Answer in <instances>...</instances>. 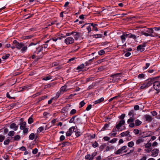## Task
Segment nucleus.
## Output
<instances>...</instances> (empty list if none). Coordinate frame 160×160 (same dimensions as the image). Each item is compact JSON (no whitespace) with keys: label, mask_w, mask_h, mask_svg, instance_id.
Returning <instances> with one entry per match:
<instances>
[{"label":"nucleus","mask_w":160,"mask_h":160,"mask_svg":"<svg viewBox=\"0 0 160 160\" xmlns=\"http://www.w3.org/2000/svg\"><path fill=\"white\" fill-rule=\"evenodd\" d=\"M61 93H62L60 91V92H58L57 93L56 96H55L57 98V99L59 97Z\"/></svg>","instance_id":"nucleus-58"},{"label":"nucleus","mask_w":160,"mask_h":160,"mask_svg":"<svg viewBox=\"0 0 160 160\" xmlns=\"http://www.w3.org/2000/svg\"><path fill=\"white\" fill-rule=\"evenodd\" d=\"M147 30H145V31L148 32L149 34H154V33H156L155 32H153V28H147Z\"/></svg>","instance_id":"nucleus-20"},{"label":"nucleus","mask_w":160,"mask_h":160,"mask_svg":"<svg viewBox=\"0 0 160 160\" xmlns=\"http://www.w3.org/2000/svg\"><path fill=\"white\" fill-rule=\"evenodd\" d=\"M8 138L7 139H6L4 142V144L5 145H8L10 142V139L8 138Z\"/></svg>","instance_id":"nucleus-31"},{"label":"nucleus","mask_w":160,"mask_h":160,"mask_svg":"<svg viewBox=\"0 0 160 160\" xmlns=\"http://www.w3.org/2000/svg\"><path fill=\"white\" fill-rule=\"evenodd\" d=\"M128 115L130 117V118L128 119L127 122L129 123L133 122L135 119L134 116L136 115L134 110H132L130 111L128 113Z\"/></svg>","instance_id":"nucleus-4"},{"label":"nucleus","mask_w":160,"mask_h":160,"mask_svg":"<svg viewBox=\"0 0 160 160\" xmlns=\"http://www.w3.org/2000/svg\"><path fill=\"white\" fill-rule=\"evenodd\" d=\"M65 139V136L64 135H61L60 137V141H62Z\"/></svg>","instance_id":"nucleus-64"},{"label":"nucleus","mask_w":160,"mask_h":160,"mask_svg":"<svg viewBox=\"0 0 160 160\" xmlns=\"http://www.w3.org/2000/svg\"><path fill=\"white\" fill-rule=\"evenodd\" d=\"M75 127L74 126H72L71 128H70L68 130V131L66 133V136L67 137L70 136L71 135L72 133H73V130L74 132H76V130H75Z\"/></svg>","instance_id":"nucleus-6"},{"label":"nucleus","mask_w":160,"mask_h":160,"mask_svg":"<svg viewBox=\"0 0 160 160\" xmlns=\"http://www.w3.org/2000/svg\"><path fill=\"white\" fill-rule=\"evenodd\" d=\"M145 120L148 122H151L153 119L152 116L146 114L144 116Z\"/></svg>","instance_id":"nucleus-15"},{"label":"nucleus","mask_w":160,"mask_h":160,"mask_svg":"<svg viewBox=\"0 0 160 160\" xmlns=\"http://www.w3.org/2000/svg\"><path fill=\"white\" fill-rule=\"evenodd\" d=\"M141 33L142 35H144L145 36L148 37L150 36L152 37H157L158 36V34L156 33H154V34H149L148 33L145 32L144 31H142Z\"/></svg>","instance_id":"nucleus-12"},{"label":"nucleus","mask_w":160,"mask_h":160,"mask_svg":"<svg viewBox=\"0 0 160 160\" xmlns=\"http://www.w3.org/2000/svg\"><path fill=\"white\" fill-rule=\"evenodd\" d=\"M10 128L11 129H13L14 131H16L18 129V126L15 123H13L10 125Z\"/></svg>","instance_id":"nucleus-16"},{"label":"nucleus","mask_w":160,"mask_h":160,"mask_svg":"<svg viewBox=\"0 0 160 160\" xmlns=\"http://www.w3.org/2000/svg\"><path fill=\"white\" fill-rule=\"evenodd\" d=\"M5 136L2 134H0V142H2L5 139Z\"/></svg>","instance_id":"nucleus-39"},{"label":"nucleus","mask_w":160,"mask_h":160,"mask_svg":"<svg viewBox=\"0 0 160 160\" xmlns=\"http://www.w3.org/2000/svg\"><path fill=\"white\" fill-rule=\"evenodd\" d=\"M58 37H55L54 38H52L49 39V40H48L46 41V43H48L49 41H50L51 40H52L53 41L56 42V41L58 40Z\"/></svg>","instance_id":"nucleus-28"},{"label":"nucleus","mask_w":160,"mask_h":160,"mask_svg":"<svg viewBox=\"0 0 160 160\" xmlns=\"http://www.w3.org/2000/svg\"><path fill=\"white\" fill-rule=\"evenodd\" d=\"M67 87V85H64L62 86L60 89V91L62 94L64 92H66L67 91V89H66Z\"/></svg>","instance_id":"nucleus-18"},{"label":"nucleus","mask_w":160,"mask_h":160,"mask_svg":"<svg viewBox=\"0 0 160 160\" xmlns=\"http://www.w3.org/2000/svg\"><path fill=\"white\" fill-rule=\"evenodd\" d=\"M33 119L32 116L30 117L28 120V122L29 124H31L33 122Z\"/></svg>","instance_id":"nucleus-32"},{"label":"nucleus","mask_w":160,"mask_h":160,"mask_svg":"<svg viewBox=\"0 0 160 160\" xmlns=\"http://www.w3.org/2000/svg\"><path fill=\"white\" fill-rule=\"evenodd\" d=\"M28 86H25L22 88V89L21 90V91H23L24 90H28Z\"/></svg>","instance_id":"nucleus-55"},{"label":"nucleus","mask_w":160,"mask_h":160,"mask_svg":"<svg viewBox=\"0 0 160 160\" xmlns=\"http://www.w3.org/2000/svg\"><path fill=\"white\" fill-rule=\"evenodd\" d=\"M52 77L48 76H47L44 78L43 79V80L47 81L49 80H50L52 78Z\"/></svg>","instance_id":"nucleus-47"},{"label":"nucleus","mask_w":160,"mask_h":160,"mask_svg":"<svg viewBox=\"0 0 160 160\" xmlns=\"http://www.w3.org/2000/svg\"><path fill=\"white\" fill-rule=\"evenodd\" d=\"M74 39L72 38L69 37L65 39L64 42L66 44L69 45L74 43Z\"/></svg>","instance_id":"nucleus-7"},{"label":"nucleus","mask_w":160,"mask_h":160,"mask_svg":"<svg viewBox=\"0 0 160 160\" xmlns=\"http://www.w3.org/2000/svg\"><path fill=\"white\" fill-rule=\"evenodd\" d=\"M92 145L94 148H95L98 146V144L96 141H95L94 143L92 142Z\"/></svg>","instance_id":"nucleus-50"},{"label":"nucleus","mask_w":160,"mask_h":160,"mask_svg":"<svg viewBox=\"0 0 160 160\" xmlns=\"http://www.w3.org/2000/svg\"><path fill=\"white\" fill-rule=\"evenodd\" d=\"M152 156L153 157L157 156L159 152V150L158 149H154L151 151Z\"/></svg>","instance_id":"nucleus-14"},{"label":"nucleus","mask_w":160,"mask_h":160,"mask_svg":"<svg viewBox=\"0 0 160 160\" xmlns=\"http://www.w3.org/2000/svg\"><path fill=\"white\" fill-rule=\"evenodd\" d=\"M109 126V124L107 123L105 124L104 125V127L102 128V129L103 130H104L105 129H106L107 128H108Z\"/></svg>","instance_id":"nucleus-59"},{"label":"nucleus","mask_w":160,"mask_h":160,"mask_svg":"<svg viewBox=\"0 0 160 160\" xmlns=\"http://www.w3.org/2000/svg\"><path fill=\"white\" fill-rule=\"evenodd\" d=\"M44 129V128L42 126L39 127L37 130L38 133H40L42 132Z\"/></svg>","instance_id":"nucleus-33"},{"label":"nucleus","mask_w":160,"mask_h":160,"mask_svg":"<svg viewBox=\"0 0 160 160\" xmlns=\"http://www.w3.org/2000/svg\"><path fill=\"white\" fill-rule=\"evenodd\" d=\"M126 35L127 36L128 38H132L134 40L137 38V37L135 35L132 34L131 33H130L128 34H126Z\"/></svg>","instance_id":"nucleus-19"},{"label":"nucleus","mask_w":160,"mask_h":160,"mask_svg":"<svg viewBox=\"0 0 160 160\" xmlns=\"http://www.w3.org/2000/svg\"><path fill=\"white\" fill-rule=\"evenodd\" d=\"M13 138V141H18L20 138V136L19 135H17L15 136L14 137L12 138Z\"/></svg>","instance_id":"nucleus-27"},{"label":"nucleus","mask_w":160,"mask_h":160,"mask_svg":"<svg viewBox=\"0 0 160 160\" xmlns=\"http://www.w3.org/2000/svg\"><path fill=\"white\" fill-rule=\"evenodd\" d=\"M7 97L9 99H14V97H11L9 94V93L8 92L6 94Z\"/></svg>","instance_id":"nucleus-62"},{"label":"nucleus","mask_w":160,"mask_h":160,"mask_svg":"<svg viewBox=\"0 0 160 160\" xmlns=\"http://www.w3.org/2000/svg\"><path fill=\"white\" fill-rule=\"evenodd\" d=\"M35 137V135L33 133H31L29 136V138L31 140H33Z\"/></svg>","instance_id":"nucleus-29"},{"label":"nucleus","mask_w":160,"mask_h":160,"mask_svg":"<svg viewBox=\"0 0 160 160\" xmlns=\"http://www.w3.org/2000/svg\"><path fill=\"white\" fill-rule=\"evenodd\" d=\"M125 115L124 114H122L120 116V118L121 120H124V119L125 117Z\"/></svg>","instance_id":"nucleus-61"},{"label":"nucleus","mask_w":160,"mask_h":160,"mask_svg":"<svg viewBox=\"0 0 160 160\" xmlns=\"http://www.w3.org/2000/svg\"><path fill=\"white\" fill-rule=\"evenodd\" d=\"M87 25H88V24L87 23L83 25V27H86V29L88 31V33H89L90 32V25H89L88 26H86Z\"/></svg>","instance_id":"nucleus-43"},{"label":"nucleus","mask_w":160,"mask_h":160,"mask_svg":"<svg viewBox=\"0 0 160 160\" xmlns=\"http://www.w3.org/2000/svg\"><path fill=\"white\" fill-rule=\"evenodd\" d=\"M91 26H92V30L94 31H98V29L97 27L98 25L97 24H94L93 23H91Z\"/></svg>","instance_id":"nucleus-21"},{"label":"nucleus","mask_w":160,"mask_h":160,"mask_svg":"<svg viewBox=\"0 0 160 160\" xmlns=\"http://www.w3.org/2000/svg\"><path fill=\"white\" fill-rule=\"evenodd\" d=\"M33 37V35H32L25 36L24 37V39H30L32 38Z\"/></svg>","instance_id":"nucleus-48"},{"label":"nucleus","mask_w":160,"mask_h":160,"mask_svg":"<svg viewBox=\"0 0 160 160\" xmlns=\"http://www.w3.org/2000/svg\"><path fill=\"white\" fill-rule=\"evenodd\" d=\"M73 37L76 40H77L80 37V33L75 32H73Z\"/></svg>","instance_id":"nucleus-17"},{"label":"nucleus","mask_w":160,"mask_h":160,"mask_svg":"<svg viewBox=\"0 0 160 160\" xmlns=\"http://www.w3.org/2000/svg\"><path fill=\"white\" fill-rule=\"evenodd\" d=\"M89 65V63L88 62H86L85 64H82L78 66L76 68V70H78V72H80L82 71L83 69H84L83 71H86L88 70L89 67H87Z\"/></svg>","instance_id":"nucleus-3"},{"label":"nucleus","mask_w":160,"mask_h":160,"mask_svg":"<svg viewBox=\"0 0 160 160\" xmlns=\"http://www.w3.org/2000/svg\"><path fill=\"white\" fill-rule=\"evenodd\" d=\"M121 39L122 40V43H124L125 41L126 38L128 37L126 35V34H123V35L120 37Z\"/></svg>","instance_id":"nucleus-22"},{"label":"nucleus","mask_w":160,"mask_h":160,"mask_svg":"<svg viewBox=\"0 0 160 160\" xmlns=\"http://www.w3.org/2000/svg\"><path fill=\"white\" fill-rule=\"evenodd\" d=\"M102 34H98L92 35V36H93V38H101L102 37Z\"/></svg>","instance_id":"nucleus-30"},{"label":"nucleus","mask_w":160,"mask_h":160,"mask_svg":"<svg viewBox=\"0 0 160 160\" xmlns=\"http://www.w3.org/2000/svg\"><path fill=\"white\" fill-rule=\"evenodd\" d=\"M12 43L13 45H15L18 49H20L21 51L24 52H25L28 48V47L25 46L24 44L22 42H19L16 40H14L13 41Z\"/></svg>","instance_id":"nucleus-1"},{"label":"nucleus","mask_w":160,"mask_h":160,"mask_svg":"<svg viewBox=\"0 0 160 160\" xmlns=\"http://www.w3.org/2000/svg\"><path fill=\"white\" fill-rule=\"evenodd\" d=\"M85 160H90V154H88L85 157Z\"/></svg>","instance_id":"nucleus-54"},{"label":"nucleus","mask_w":160,"mask_h":160,"mask_svg":"<svg viewBox=\"0 0 160 160\" xmlns=\"http://www.w3.org/2000/svg\"><path fill=\"white\" fill-rule=\"evenodd\" d=\"M130 133V132L128 131H127L125 132H124L121 133L120 135L122 137H124V136L128 135Z\"/></svg>","instance_id":"nucleus-26"},{"label":"nucleus","mask_w":160,"mask_h":160,"mask_svg":"<svg viewBox=\"0 0 160 160\" xmlns=\"http://www.w3.org/2000/svg\"><path fill=\"white\" fill-rule=\"evenodd\" d=\"M61 144L62 145V147H63L66 146H69V143L68 142H64Z\"/></svg>","instance_id":"nucleus-37"},{"label":"nucleus","mask_w":160,"mask_h":160,"mask_svg":"<svg viewBox=\"0 0 160 160\" xmlns=\"http://www.w3.org/2000/svg\"><path fill=\"white\" fill-rule=\"evenodd\" d=\"M146 46L145 43H143L142 45H139L137 47V50L138 51L142 52L145 50L144 47H145Z\"/></svg>","instance_id":"nucleus-13"},{"label":"nucleus","mask_w":160,"mask_h":160,"mask_svg":"<svg viewBox=\"0 0 160 160\" xmlns=\"http://www.w3.org/2000/svg\"><path fill=\"white\" fill-rule=\"evenodd\" d=\"M135 124L136 126H139L142 123L141 121L139 119H136L135 121Z\"/></svg>","instance_id":"nucleus-25"},{"label":"nucleus","mask_w":160,"mask_h":160,"mask_svg":"<svg viewBox=\"0 0 160 160\" xmlns=\"http://www.w3.org/2000/svg\"><path fill=\"white\" fill-rule=\"evenodd\" d=\"M98 54L100 55H102L104 54L105 52L103 50H101L98 52Z\"/></svg>","instance_id":"nucleus-51"},{"label":"nucleus","mask_w":160,"mask_h":160,"mask_svg":"<svg viewBox=\"0 0 160 160\" xmlns=\"http://www.w3.org/2000/svg\"><path fill=\"white\" fill-rule=\"evenodd\" d=\"M23 133L24 134H27L28 132V128H25L23 129Z\"/></svg>","instance_id":"nucleus-38"},{"label":"nucleus","mask_w":160,"mask_h":160,"mask_svg":"<svg viewBox=\"0 0 160 160\" xmlns=\"http://www.w3.org/2000/svg\"><path fill=\"white\" fill-rule=\"evenodd\" d=\"M133 132L135 134L137 135L139 133V130L137 129H135L133 130Z\"/></svg>","instance_id":"nucleus-53"},{"label":"nucleus","mask_w":160,"mask_h":160,"mask_svg":"<svg viewBox=\"0 0 160 160\" xmlns=\"http://www.w3.org/2000/svg\"><path fill=\"white\" fill-rule=\"evenodd\" d=\"M144 77H145V75L142 73L139 74L138 76V78L140 79L143 78H144Z\"/></svg>","instance_id":"nucleus-45"},{"label":"nucleus","mask_w":160,"mask_h":160,"mask_svg":"<svg viewBox=\"0 0 160 160\" xmlns=\"http://www.w3.org/2000/svg\"><path fill=\"white\" fill-rule=\"evenodd\" d=\"M153 87L155 90L159 92L160 91V82L155 80L153 84Z\"/></svg>","instance_id":"nucleus-5"},{"label":"nucleus","mask_w":160,"mask_h":160,"mask_svg":"<svg viewBox=\"0 0 160 160\" xmlns=\"http://www.w3.org/2000/svg\"><path fill=\"white\" fill-rule=\"evenodd\" d=\"M76 117V116H74L72 117V118L70 119V120L69 121V122L70 123H75V122H74L75 118Z\"/></svg>","instance_id":"nucleus-41"},{"label":"nucleus","mask_w":160,"mask_h":160,"mask_svg":"<svg viewBox=\"0 0 160 160\" xmlns=\"http://www.w3.org/2000/svg\"><path fill=\"white\" fill-rule=\"evenodd\" d=\"M18 104V102H17V103H15V102H13V103H12L11 104H10V106L12 107V108H14L15 106L16 105H17Z\"/></svg>","instance_id":"nucleus-52"},{"label":"nucleus","mask_w":160,"mask_h":160,"mask_svg":"<svg viewBox=\"0 0 160 160\" xmlns=\"http://www.w3.org/2000/svg\"><path fill=\"white\" fill-rule=\"evenodd\" d=\"M144 142V139L142 138L139 139L136 141V143L137 144H139L142 142Z\"/></svg>","instance_id":"nucleus-36"},{"label":"nucleus","mask_w":160,"mask_h":160,"mask_svg":"<svg viewBox=\"0 0 160 160\" xmlns=\"http://www.w3.org/2000/svg\"><path fill=\"white\" fill-rule=\"evenodd\" d=\"M15 132L13 131H10L8 134V135L10 137L13 136L15 134Z\"/></svg>","instance_id":"nucleus-40"},{"label":"nucleus","mask_w":160,"mask_h":160,"mask_svg":"<svg viewBox=\"0 0 160 160\" xmlns=\"http://www.w3.org/2000/svg\"><path fill=\"white\" fill-rule=\"evenodd\" d=\"M125 123V121L124 120H120L116 126V128L118 131H121L120 130V127L122 125H124Z\"/></svg>","instance_id":"nucleus-9"},{"label":"nucleus","mask_w":160,"mask_h":160,"mask_svg":"<svg viewBox=\"0 0 160 160\" xmlns=\"http://www.w3.org/2000/svg\"><path fill=\"white\" fill-rule=\"evenodd\" d=\"M20 120L21 122L20 123V128L21 130H22L26 128V122H25L23 121V119L21 118L20 119Z\"/></svg>","instance_id":"nucleus-10"},{"label":"nucleus","mask_w":160,"mask_h":160,"mask_svg":"<svg viewBox=\"0 0 160 160\" xmlns=\"http://www.w3.org/2000/svg\"><path fill=\"white\" fill-rule=\"evenodd\" d=\"M134 145V143L132 141L129 142L128 143V146L130 148L132 147Z\"/></svg>","instance_id":"nucleus-42"},{"label":"nucleus","mask_w":160,"mask_h":160,"mask_svg":"<svg viewBox=\"0 0 160 160\" xmlns=\"http://www.w3.org/2000/svg\"><path fill=\"white\" fill-rule=\"evenodd\" d=\"M122 152V151L121 149L120 148L115 152V154H119L121 153Z\"/></svg>","instance_id":"nucleus-57"},{"label":"nucleus","mask_w":160,"mask_h":160,"mask_svg":"<svg viewBox=\"0 0 160 160\" xmlns=\"http://www.w3.org/2000/svg\"><path fill=\"white\" fill-rule=\"evenodd\" d=\"M47 43H46V42H45V43L42 45V46L43 47V48H44V51H46V49L47 48V50L49 49H50V47H48V44H47Z\"/></svg>","instance_id":"nucleus-24"},{"label":"nucleus","mask_w":160,"mask_h":160,"mask_svg":"<svg viewBox=\"0 0 160 160\" xmlns=\"http://www.w3.org/2000/svg\"><path fill=\"white\" fill-rule=\"evenodd\" d=\"M130 123L129 124V126L131 128H133L134 127L135 125V123L134 124L133 123V122H132Z\"/></svg>","instance_id":"nucleus-60"},{"label":"nucleus","mask_w":160,"mask_h":160,"mask_svg":"<svg viewBox=\"0 0 160 160\" xmlns=\"http://www.w3.org/2000/svg\"><path fill=\"white\" fill-rule=\"evenodd\" d=\"M36 49L37 50L35 52V53L38 55L40 52H41V55H43L44 52H43V51H44V48L42 46L40 47L37 48Z\"/></svg>","instance_id":"nucleus-11"},{"label":"nucleus","mask_w":160,"mask_h":160,"mask_svg":"<svg viewBox=\"0 0 160 160\" xmlns=\"http://www.w3.org/2000/svg\"><path fill=\"white\" fill-rule=\"evenodd\" d=\"M152 146V144L151 143L148 142L145 145V148H151L150 147Z\"/></svg>","instance_id":"nucleus-34"},{"label":"nucleus","mask_w":160,"mask_h":160,"mask_svg":"<svg viewBox=\"0 0 160 160\" xmlns=\"http://www.w3.org/2000/svg\"><path fill=\"white\" fill-rule=\"evenodd\" d=\"M43 56V55H42L41 54H40V55H38L36 56L35 59V61H38L39 59L42 58Z\"/></svg>","instance_id":"nucleus-35"},{"label":"nucleus","mask_w":160,"mask_h":160,"mask_svg":"<svg viewBox=\"0 0 160 160\" xmlns=\"http://www.w3.org/2000/svg\"><path fill=\"white\" fill-rule=\"evenodd\" d=\"M104 100V98H101L100 99L97 100L93 102V103L95 104H97L103 102Z\"/></svg>","instance_id":"nucleus-23"},{"label":"nucleus","mask_w":160,"mask_h":160,"mask_svg":"<svg viewBox=\"0 0 160 160\" xmlns=\"http://www.w3.org/2000/svg\"><path fill=\"white\" fill-rule=\"evenodd\" d=\"M157 77L148 78L147 80L144 83L142 84L140 87L141 89H144L150 86L152 84H154L155 79Z\"/></svg>","instance_id":"nucleus-2"},{"label":"nucleus","mask_w":160,"mask_h":160,"mask_svg":"<svg viewBox=\"0 0 160 160\" xmlns=\"http://www.w3.org/2000/svg\"><path fill=\"white\" fill-rule=\"evenodd\" d=\"M9 56H10V54L9 53H8V54H6V55L5 56H3L2 57V59H6L7 58H8L9 57Z\"/></svg>","instance_id":"nucleus-46"},{"label":"nucleus","mask_w":160,"mask_h":160,"mask_svg":"<svg viewBox=\"0 0 160 160\" xmlns=\"http://www.w3.org/2000/svg\"><path fill=\"white\" fill-rule=\"evenodd\" d=\"M58 120H57V118L54 119L52 120L51 121L52 123L53 124V125L55 124V123L56 122H58Z\"/></svg>","instance_id":"nucleus-63"},{"label":"nucleus","mask_w":160,"mask_h":160,"mask_svg":"<svg viewBox=\"0 0 160 160\" xmlns=\"http://www.w3.org/2000/svg\"><path fill=\"white\" fill-rule=\"evenodd\" d=\"M85 104V103L84 102L82 101H81L79 103V108H81L83 107Z\"/></svg>","instance_id":"nucleus-44"},{"label":"nucleus","mask_w":160,"mask_h":160,"mask_svg":"<svg viewBox=\"0 0 160 160\" xmlns=\"http://www.w3.org/2000/svg\"><path fill=\"white\" fill-rule=\"evenodd\" d=\"M76 110L75 109H73L71 110L70 112V115H72L74 114L76 112Z\"/></svg>","instance_id":"nucleus-49"},{"label":"nucleus","mask_w":160,"mask_h":160,"mask_svg":"<svg viewBox=\"0 0 160 160\" xmlns=\"http://www.w3.org/2000/svg\"><path fill=\"white\" fill-rule=\"evenodd\" d=\"M121 74V73H119L112 75L111 77L112 78V80L114 82L118 81V80L120 79V76L119 75Z\"/></svg>","instance_id":"nucleus-8"},{"label":"nucleus","mask_w":160,"mask_h":160,"mask_svg":"<svg viewBox=\"0 0 160 160\" xmlns=\"http://www.w3.org/2000/svg\"><path fill=\"white\" fill-rule=\"evenodd\" d=\"M38 152V149L37 148H35L32 151V153L33 154H36Z\"/></svg>","instance_id":"nucleus-56"}]
</instances>
